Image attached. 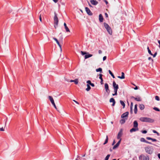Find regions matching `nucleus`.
Listing matches in <instances>:
<instances>
[{
  "label": "nucleus",
  "instance_id": "obj_1",
  "mask_svg": "<svg viewBox=\"0 0 160 160\" xmlns=\"http://www.w3.org/2000/svg\"><path fill=\"white\" fill-rule=\"evenodd\" d=\"M140 120L142 122H153L154 120L149 118L147 117H141L140 118Z\"/></svg>",
  "mask_w": 160,
  "mask_h": 160
},
{
  "label": "nucleus",
  "instance_id": "obj_2",
  "mask_svg": "<svg viewBox=\"0 0 160 160\" xmlns=\"http://www.w3.org/2000/svg\"><path fill=\"white\" fill-rule=\"evenodd\" d=\"M54 27L55 28H56L58 26V20L57 16V14L55 12L54 16Z\"/></svg>",
  "mask_w": 160,
  "mask_h": 160
},
{
  "label": "nucleus",
  "instance_id": "obj_3",
  "mask_svg": "<svg viewBox=\"0 0 160 160\" xmlns=\"http://www.w3.org/2000/svg\"><path fill=\"white\" fill-rule=\"evenodd\" d=\"M103 24L105 28L106 29L108 33L111 35H112V32L111 27L106 22H104Z\"/></svg>",
  "mask_w": 160,
  "mask_h": 160
},
{
  "label": "nucleus",
  "instance_id": "obj_4",
  "mask_svg": "<svg viewBox=\"0 0 160 160\" xmlns=\"http://www.w3.org/2000/svg\"><path fill=\"white\" fill-rule=\"evenodd\" d=\"M146 152L148 153L151 154L152 153V151L151 150V148L150 147H147L145 148Z\"/></svg>",
  "mask_w": 160,
  "mask_h": 160
},
{
  "label": "nucleus",
  "instance_id": "obj_5",
  "mask_svg": "<svg viewBox=\"0 0 160 160\" xmlns=\"http://www.w3.org/2000/svg\"><path fill=\"white\" fill-rule=\"evenodd\" d=\"M48 98L49 100L50 101L52 104V105L56 109H57L56 106L55 105V104L54 103V100L52 98V97L51 96H48Z\"/></svg>",
  "mask_w": 160,
  "mask_h": 160
},
{
  "label": "nucleus",
  "instance_id": "obj_6",
  "mask_svg": "<svg viewBox=\"0 0 160 160\" xmlns=\"http://www.w3.org/2000/svg\"><path fill=\"white\" fill-rule=\"evenodd\" d=\"M85 10L87 13L90 16H92V13L90 9L88 7H86L85 8Z\"/></svg>",
  "mask_w": 160,
  "mask_h": 160
},
{
  "label": "nucleus",
  "instance_id": "obj_7",
  "mask_svg": "<svg viewBox=\"0 0 160 160\" xmlns=\"http://www.w3.org/2000/svg\"><path fill=\"white\" fill-rule=\"evenodd\" d=\"M131 98L134 99L136 101H141L142 100V99L141 97L138 96L137 97H135L134 96H132L131 97Z\"/></svg>",
  "mask_w": 160,
  "mask_h": 160
},
{
  "label": "nucleus",
  "instance_id": "obj_8",
  "mask_svg": "<svg viewBox=\"0 0 160 160\" xmlns=\"http://www.w3.org/2000/svg\"><path fill=\"white\" fill-rule=\"evenodd\" d=\"M112 86L114 89H118L119 88L118 85L114 81L113 82Z\"/></svg>",
  "mask_w": 160,
  "mask_h": 160
},
{
  "label": "nucleus",
  "instance_id": "obj_9",
  "mask_svg": "<svg viewBox=\"0 0 160 160\" xmlns=\"http://www.w3.org/2000/svg\"><path fill=\"white\" fill-rule=\"evenodd\" d=\"M140 141L141 142H144L146 143L149 144H152V143L151 142H150L147 141H146V140H145V139H144V138H140Z\"/></svg>",
  "mask_w": 160,
  "mask_h": 160
},
{
  "label": "nucleus",
  "instance_id": "obj_10",
  "mask_svg": "<svg viewBox=\"0 0 160 160\" xmlns=\"http://www.w3.org/2000/svg\"><path fill=\"white\" fill-rule=\"evenodd\" d=\"M122 139H120L119 140L118 142L116 144V145H115L113 147V149H115L116 148H117L119 145Z\"/></svg>",
  "mask_w": 160,
  "mask_h": 160
},
{
  "label": "nucleus",
  "instance_id": "obj_11",
  "mask_svg": "<svg viewBox=\"0 0 160 160\" xmlns=\"http://www.w3.org/2000/svg\"><path fill=\"white\" fill-rule=\"evenodd\" d=\"M122 130H120V131L119 132L117 137V138L118 139H120L121 138V137H122Z\"/></svg>",
  "mask_w": 160,
  "mask_h": 160
},
{
  "label": "nucleus",
  "instance_id": "obj_12",
  "mask_svg": "<svg viewBox=\"0 0 160 160\" xmlns=\"http://www.w3.org/2000/svg\"><path fill=\"white\" fill-rule=\"evenodd\" d=\"M129 114V112H126L122 114L121 115L122 118H125L128 117V115Z\"/></svg>",
  "mask_w": 160,
  "mask_h": 160
},
{
  "label": "nucleus",
  "instance_id": "obj_13",
  "mask_svg": "<svg viewBox=\"0 0 160 160\" xmlns=\"http://www.w3.org/2000/svg\"><path fill=\"white\" fill-rule=\"evenodd\" d=\"M109 102H112V106H114L115 105L116 103V102L113 98H111L109 100Z\"/></svg>",
  "mask_w": 160,
  "mask_h": 160
},
{
  "label": "nucleus",
  "instance_id": "obj_14",
  "mask_svg": "<svg viewBox=\"0 0 160 160\" xmlns=\"http://www.w3.org/2000/svg\"><path fill=\"white\" fill-rule=\"evenodd\" d=\"M90 2L91 4L94 5H96L98 3V2L95 0H91Z\"/></svg>",
  "mask_w": 160,
  "mask_h": 160
},
{
  "label": "nucleus",
  "instance_id": "obj_15",
  "mask_svg": "<svg viewBox=\"0 0 160 160\" xmlns=\"http://www.w3.org/2000/svg\"><path fill=\"white\" fill-rule=\"evenodd\" d=\"M99 19L100 22H103V18L101 14H100L99 16Z\"/></svg>",
  "mask_w": 160,
  "mask_h": 160
},
{
  "label": "nucleus",
  "instance_id": "obj_16",
  "mask_svg": "<svg viewBox=\"0 0 160 160\" xmlns=\"http://www.w3.org/2000/svg\"><path fill=\"white\" fill-rule=\"evenodd\" d=\"M53 39L55 40L56 41V42L57 43V44H58V45L59 46V47L61 49V45L60 44L59 41H58V40L56 38H54V37H53Z\"/></svg>",
  "mask_w": 160,
  "mask_h": 160
},
{
  "label": "nucleus",
  "instance_id": "obj_17",
  "mask_svg": "<svg viewBox=\"0 0 160 160\" xmlns=\"http://www.w3.org/2000/svg\"><path fill=\"white\" fill-rule=\"evenodd\" d=\"M138 130V128H132L130 130V132H135L137 131Z\"/></svg>",
  "mask_w": 160,
  "mask_h": 160
},
{
  "label": "nucleus",
  "instance_id": "obj_18",
  "mask_svg": "<svg viewBox=\"0 0 160 160\" xmlns=\"http://www.w3.org/2000/svg\"><path fill=\"white\" fill-rule=\"evenodd\" d=\"M146 139L148 140H151L152 142H156L157 141V140L156 139L152 138H151L149 137H147L146 138Z\"/></svg>",
  "mask_w": 160,
  "mask_h": 160
},
{
  "label": "nucleus",
  "instance_id": "obj_19",
  "mask_svg": "<svg viewBox=\"0 0 160 160\" xmlns=\"http://www.w3.org/2000/svg\"><path fill=\"white\" fill-rule=\"evenodd\" d=\"M138 123L137 121H135L133 122V127L135 128H138Z\"/></svg>",
  "mask_w": 160,
  "mask_h": 160
},
{
  "label": "nucleus",
  "instance_id": "obj_20",
  "mask_svg": "<svg viewBox=\"0 0 160 160\" xmlns=\"http://www.w3.org/2000/svg\"><path fill=\"white\" fill-rule=\"evenodd\" d=\"M102 74H99V78L101 80L100 83H101V84H102L103 83V79H102Z\"/></svg>",
  "mask_w": 160,
  "mask_h": 160
},
{
  "label": "nucleus",
  "instance_id": "obj_21",
  "mask_svg": "<svg viewBox=\"0 0 160 160\" xmlns=\"http://www.w3.org/2000/svg\"><path fill=\"white\" fill-rule=\"evenodd\" d=\"M121 73H122L121 76H118V78L121 79H123L125 78L124 73L123 72H122Z\"/></svg>",
  "mask_w": 160,
  "mask_h": 160
},
{
  "label": "nucleus",
  "instance_id": "obj_22",
  "mask_svg": "<svg viewBox=\"0 0 160 160\" xmlns=\"http://www.w3.org/2000/svg\"><path fill=\"white\" fill-rule=\"evenodd\" d=\"M139 108L141 110H143L145 108L144 105L143 104H140L139 105Z\"/></svg>",
  "mask_w": 160,
  "mask_h": 160
},
{
  "label": "nucleus",
  "instance_id": "obj_23",
  "mask_svg": "<svg viewBox=\"0 0 160 160\" xmlns=\"http://www.w3.org/2000/svg\"><path fill=\"white\" fill-rule=\"evenodd\" d=\"M143 160H149V158L148 156H145L144 155L143 156Z\"/></svg>",
  "mask_w": 160,
  "mask_h": 160
},
{
  "label": "nucleus",
  "instance_id": "obj_24",
  "mask_svg": "<svg viewBox=\"0 0 160 160\" xmlns=\"http://www.w3.org/2000/svg\"><path fill=\"white\" fill-rule=\"evenodd\" d=\"M137 105L136 104L134 106V112L135 114L137 113Z\"/></svg>",
  "mask_w": 160,
  "mask_h": 160
},
{
  "label": "nucleus",
  "instance_id": "obj_25",
  "mask_svg": "<svg viewBox=\"0 0 160 160\" xmlns=\"http://www.w3.org/2000/svg\"><path fill=\"white\" fill-rule=\"evenodd\" d=\"M92 56V55L91 54H88L86 55L85 56V57H84L85 58V59L91 57Z\"/></svg>",
  "mask_w": 160,
  "mask_h": 160
},
{
  "label": "nucleus",
  "instance_id": "obj_26",
  "mask_svg": "<svg viewBox=\"0 0 160 160\" xmlns=\"http://www.w3.org/2000/svg\"><path fill=\"white\" fill-rule=\"evenodd\" d=\"M87 88H86V90L87 91H88L90 90L91 88L89 85L88 84H87Z\"/></svg>",
  "mask_w": 160,
  "mask_h": 160
},
{
  "label": "nucleus",
  "instance_id": "obj_27",
  "mask_svg": "<svg viewBox=\"0 0 160 160\" xmlns=\"http://www.w3.org/2000/svg\"><path fill=\"white\" fill-rule=\"evenodd\" d=\"M120 102L121 104L123 106V108H124L125 106V104L124 102L122 100H120Z\"/></svg>",
  "mask_w": 160,
  "mask_h": 160
},
{
  "label": "nucleus",
  "instance_id": "obj_28",
  "mask_svg": "<svg viewBox=\"0 0 160 160\" xmlns=\"http://www.w3.org/2000/svg\"><path fill=\"white\" fill-rule=\"evenodd\" d=\"M114 93H113L112 95L113 96L117 95V91L118 89H114Z\"/></svg>",
  "mask_w": 160,
  "mask_h": 160
},
{
  "label": "nucleus",
  "instance_id": "obj_29",
  "mask_svg": "<svg viewBox=\"0 0 160 160\" xmlns=\"http://www.w3.org/2000/svg\"><path fill=\"white\" fill-rule=\"evenodd\" d=\"M133 106V103L132 102L131 104V106H130V113H132V108Z\"/></svg>",
  "mask_w": 160,
  "mask_h": 160
},
{
  "label": "nucleus",
  "instance_id": "obj_30",
  "mask_svg": "<svg viewBox=\"0 0 160 160\" xmlns=\"http://www.w3.org/2000/svg\"><path fill=\"white\" fill-rule=\"evenodd\" d=\"M105 90L109 89V87L108 83H105Z\"/></svg>",
  "mask_w": 160,
  "mask_h": 160
},
{
  "label": "nucleus",
  "instance_id": "obj_31",
  "mask_svg": "<svg viewBox=\"0 0 160 160\" xmlns=\"http://www.w3.org/2000/svg\"><path fill=\"white\" fill-rule=\"evenodd\" d=\"M125 122V120L123 119L120 120V122L121 124H123Z\"/></svg>",
  "mask_w": 160,
  "mask_h": 160
},
{
  "label": "nucleus",
  "instance_id": "obj_32",
  "mask_svg": "<svg viewBox=\"0 0 160 160\" xmlns=\"http://www.w3.org/2000/svg\"><path fill=\"white\" fill-rule=\"evenodd\" d=\"M75 84H77L78 82V79H75L73 80Z\"/></svg>",
  "mask_w": 160,
  "mask_h": 160
},
{
  "label": "nucleus",
  "instance_id": "obj_33",
  "mask_svg": "<svg viewBox=\"0 0 160 160\" xmlns=\"http://www.w3.org/2000/svg\"><path fill=\"white\" fill-rule=\"evenodd\" d=\"M108 136L107 135L106 136V140H105V141L104 143H103V144L105 145V144H106L108 142Z\"/></svg>",
  "mask_w": 160,
  "mask_h": 160
},
{
  "label": "nucleus",
  "instance_id": "obj_34",
  "mask_svg": "<svg viewBox=\"0 0 160 160\" xmlns=\"http://www.w3.org/2000/svg\"><path fill=\"white\" fill-rule=\"evenodd\" d=\"M65 28L66 32H70L69 29L68 28V27L67 26L65 27Z\"/></svg>",
  "mask_w": 160,
  "mask_h": 160
},
{
  "label": "nucleus",
  "instance_id": "obj_35",
  "mask_svg": "<svg viewBox=\"0 0 160 160\" xmlns=\"http://www.w3.org/2000/svg\"><path fill=\"white\" fill-rule=\"evenodd\" d=\"M152 132L153 133L157 134L158 136H159V133L158 132L154 130H152Z\"/></svg>",
  "mask_w": 160,
  "mask_h": 160
},
{
  "label": "nucleus",
  "instance_id": "obj_36",
  "mask_svg": "<svg viewBox=\"0 0 160 160\" xmlns=\"http://www.w3.org/2000/svg\"><path fill=\"white\" fill-rule=\"evenodd\" d=\"M110 156V154H108L105 158V160H108L109 157Z\"/></svg>",
  "mask_w": 160,
  "mask_h": 160
},
{
  "label": "nucleus",
  "instance_id": "obj_37",
  "mask_svg": "<svg viewBox=\"0 0 160 160\" xmlns=\"http://www.w3.org/2000/svg\"><path fill=\"white\" fill-rule=\"evenodd\" d=\"M102 69L101 68H98V69H96V71L97 72H102Z\"/></svg>",
  "mask_w": 160,
  "mask_h": 160
},
{
  "label": "nucleus",
  "instance_id": "obj_38",
  "mask_svg": "<svg viewBox=\"0 0 160 160\" xmlns=\"http://www.w3.org/2000/svg\"><path fill=\"white\" fill-rule=\"evenodd\" d=\"M153 109L154 110H156V111H160V109L159 108H156V107H154V108H153Z\"/></svg>",
  "mask_w": 160,
  "mask_h": 160
},
{
  "label": "nucleus",
  "instance_id": "obj_39",
  "mask_svg": "<svg viewBox=\"0 0 160 160\" xmlns=\"http://www.w3.org/2000/svg\"><path fill=\"white\" fill-rule=\"evenodd\" d=\"M144 156L143 154H141L139 157V160H142V158H143V156Z\"/></svg>",
  "mask_w": 160,
  "mask_h": 160
},
{
  "label": "nucleus",
  "instance_id": "obj_40",
  "mask_svg": "<svg viewBox=\"0 0 160 160\" xmlns=\"http://www.w3.org/2000/svg\"><path fill=\"white\" fill-rule=\"evenodd\" d=\"M155 99L157 101H159L160 100L158 96H156L155 97Z\"/></svg>",
  "mask_w": 160,
  "mask_h": 160
},
{
  "label": "nucleus",
  "instance_id": "obj_41",
  "mask_svg": "<svg viewBox=\"0 0 160 160\" xmlns=\"http://www.w3.org/2000/svg\"><path fill=\"white\" fill-rule=\"evenodd\" d=\"M81 53L82 55H84L85 54H87V52H84L82 51H81Z\"/></svg>",
  "mask_w": 160,
  "mask_h": 160
},
{
  "label": "nucleus",
  "instance_id": "obj_42",
  "mask_svg": "<svg viewBox=\"0 0 160 160\" xmlns=\"http://www.w3.org/2000/svg\"><path fill=\"white\" fill-rule=\"evenodd\" d=\"M107 92L108 93V94H109L110 92V90L109 89H108L107 90H106Z\"/></svg>",
  "mask_w": 160,
  "mask_h": 160
},
{
  "label": "nucleus",
  "instance_id": "obj_43",
  "mask_svg": "<svg viewBox=\"0 0 160 160\" xmlns=\"http://www.w3.org/2000/svg\"><path fill=\"white\" fill-rule=\"evenodd\" d=\"M107 92L108 93V94H109L110 92V90L109 89H108L107 90H106Z\"/></svg>",
  "mask_w": 160,
  "mask_h": 160
},
{
  "label": "nucleus",
  "instance_id": "obj_44",
  "mask_svg": "<svg viewBox=\"0 0 160 160\" xmlns=\"http://www.w3.org/2000/svg\"><path fill=\"white\" fill-rule=\"evenodd\" d=\"M142 133L145 134L147 133V131L146 130H143L142 131Z\"/></svg>",
  "mask_w": 160,
  "mask_h": 160
},
{
  "label": "nucleus",
  "instance_id": "obj_45",
  "mask_svg": "<svg viewBox=\"0 0 160 160\" xmlns=\"http://www.w3.org/2000/svg\"><path fill=\"white\" fill-rule=\"evenodd\" d=\"M149 51H148V53L150 54L151 55H153V54L151 52V50H150V49H149Z\"/></svg>",
  "mask_w": 160,
  "mask_h": 160
},
{
  "label": "nucleus",
  "instance_id": "obj_46",
  "mask_svg": "<svg viewBox=\"0 0 160 160\" xmlns=\"http://www.w3.org/2000/svg\"><path fill=\"white\" fill-rule=\"evenodd\" d=\"M87 83L89 85H90L91 83V82L90 80H88V81H87Z\"/></svg>",
  "mask_w": 160,
  "mask_h": 160
},
{
  "label": "nucleus",
  "instance_id": "obj_47",
  "mask_svg": "<svg viewBox=\"0 0 160 160\" xmlns=\"http://www.w3.org/2000/svg\"><path fill=\"white\" fill-rule=\"evenodd\" d=\"M157 54V52H156L153 55H153L152 56H153V57L154 58L156 57V56Z\"/></svg>",
  "mask_w": 160,
  "mask_h": 160
},
{
  "label": "nucleus",
  "instance_id": "obj_48",
  "mask_svg": "<svg viewBox=\"0 0 160 160\" xmlns=\"http://www.w3.org/2000/svg\"><path fill=\"white\" fill-rule=\"evenodd\" d=\"M106 3V5H107L108 4V1L106 0H103Z\"/></svg>",
  "mask_w": 160,
  "mask_h": 160
},
{
  "label": "nucleus",
  "instance_id": "obj_49",
  "mask_svg": "<svg viewBox=\"0 0 160 160\" xmlns=\"http://www.w3.org/2000/svg\"><path fill=\"white\" fill-rule=\"evenodd\" d=\"M107 58V57L105 56H104L103 58V61H104L105 60H106Z\"/></svg>",
  "mask_w": 160,
  "mask_h": 160
},
{
  "label": "nucleus",
  "instance_id": "obj_50",
  "mask_svg": "<svg viewBox=\"0 0 160 160\" xmlns=\"http://www.w3.org/2000/svg\"><path fill=\"white\" fill-rule=\"evenodd\" d=\"M39 19L41 22H42V18H41V14H40L39 16Z\"/></svg>",
  "mask_w": 160,
  "mask_h": 160
},
{
  "label": "nucleus",
  "instance_id": "obj_51",
  "mask_svg": "<svg viewBox=\"0 0 160 160\" xmlns=\"http://www.w3.org/2000/svg\"><path fill=\"white\" fill-rule=\"evenodd\" d=\"M105 17L106 18H108V14L106 12L105 13Z\"/></svg>",
  "mask_w": 160,
  "mask_h": 160
},
{
  "label": "nucleus",
  "instance_id": "obj_52",
  "mask_svg": "<svg viewBox=\"0 0 160 160\" xmlns=\"http://www.w3.org/2000/svg\"><path fill=\"white\" fill-rule=\"evenodd\" d=\"M108 72H109V74L111 75L113 73L110 70H109Z\"/></svg>",
  "mask_w": 160,
  "mask_h": 160
},
{
  "label": "nucleus",
  "instance_id": "obj_53",
  "mask_svg": "<svg viewBox=\"0 0 160 160\" xmlns=\"http://www.w3.org/2000/svg\"><path fill=\"white\" fill-rule=\"evenodd\" d=\"M0 131H4V129L2 127V128H0Z\"/></svg>",
  "mask_w": 160,
  "mask_h": 160
},
{
  "label": "nucleus",
  "instance_id": "obj_54",
  "mask_svg": "<svg viewBox=\"0 0 160 160\" xmlns=\"http://www.w3.org/2000/svg\"><path fill=\"white\" fill-rule=\"evenodd\" d=\"M73 101L75 103H76L77 104H79V103H78V102L77 101H76V100H73Z\"/></svg>",
  "mask_w": 160,
  "mask_h": 160
},
{
  "label": "nucleus",
  "instance_id": "obj_55",
  "mask_svg": "<svg viewBox=\"0 0 160 160\" xmlns=\"http://www.w3.org/2000/svg\"><path fill=\"white\" fill-rule=\"evenodd\" d=\"M90 85H91L92 87H94L95 86L94 84L93 83H91V84Z\"/></svg>",
  "mask_w": 160,
  "mask_h": 160
},
{
  "label": "nucleus",
  "instance_id": "obj_56",
  "mask_svg": "<svg viewBox=\"0 0 160 160\" xmlns=\"http://www.w3.org/2000/svg\"><path fill=\"white\" fill-rule=\"evenodd\" d=\"M98 53H99V54H101V53H102V51H101V50H99L98 51Z\"/></svg>",
  "mask_w": 160,
  "mask_h": 160
},
{
  "label": "nucleus",
  "instance_id": "obj_57",
  "mask_svg": "<svg viewBox=\"0 0 160 160\" xmlns=\"http://www.w3.org/2000/svg\"><path fill=\"white\" fill-rule=\"evenodd\" d=\"M138 89V87L137 86H136L134 88L135 90H137Z\"/></svg>",
  "mask_w": 160,
  "mask_h": 160
},
{
  "label": "nucleus",
  "instance_id": "obj_58",
  "mask_svg": "<svg viewBox=\"0 0 160 160\" xmlns=\"http://www.w3.org/2000/svg\"><path fill=\"white\" fill-rule=\"evenodd\" d=\"M148 59L149 60H152V61H153V59H152L150 57H149L148 58Z\"/></svg>",
  "mask_w": 160,
  "mask_h": 160
},
{
  "label": "nucleus",
  "instance_id": "obj_59",
  "mask_svg": "<svg viewBox=\"0 0 160 160\" xmlns=\"http://www.w3.org/2000/svg\"><path fill=\"white\" fill-rule=\"evenodd\" d=\"M158 42L159 44V47L160 48V40H158Z\"/></svg>",
  "mask_w": 160,
  "mask_h": 160
},
{
  "label": "nucleus",
  "instance_id": "obj_60",
  "mask_svg": "<svg viewBox=\"0 0 160 160\" xmlns=\"http://www.w3.org/2000/svg\"><path fill=\"white\" fill-rule=\"evenodd\" d=\"M158 158L160 159V153L158 154Z\"/></svg>",
  "mask_w": 160,
  "mask_h": 160
},
{
  "label": "nucleus",
  "instance_id": "obj_61",
  "mask_svg": "<svg viewBox=\"0 0 160 160\" xmlns=\"http://www.w3.org/2000/svg\"><path fill=\"white\" fill-rule=\"evenodd\" d=\"M53 0L55 3L57 2L58 1V0Z\"/></svg>",
  "mask_w": 160,
  "mask_h": 160
},
{
  "label": "nucleus",
  "instance_id": "obj_62",
  "mask_svg": "<svg viewBox=\"0 0 160 160\" xmlns=\"http://www.w3.org/2000/svg\"><path fill=\"white\" fill-rule=\"evenodd\" d=\"M111 76L113 77V78H115V77L113 74H112L111 75Z\"/></svg>",
  "mask_w": 160,
  "mask_h": 160
},
{
  "label": "nucleus",
  "instance_id": "obj_63",
  "mask_svg": "<svg viewBox=\"0 0 160 160\" xmlns=\"http://www.w3.org/2000/svg\"><path fill=\"white\" fill-rule=\"evenodd\" d=\"M115 143V140H114L112 143V145H113Z\"/></svg>",
  "mask_w": 160,
  "mask_h": 160
},
{
  "label": "nucleus",
  "instance_id": "obj_64",
  "mask_svg": "<svg viewBox=\"0 0 160 160\" xmlns=\"http://www.w3.org/2000/svg\"><path fill=\"white\" fill-rule=\"evenodd\" d=\"M64 27H65L66 26H67V25H66V24L65 22L64 23Z\"/></svg>",
  "mask_w": 160,
  "mask_h": 160
}]
</instances>
